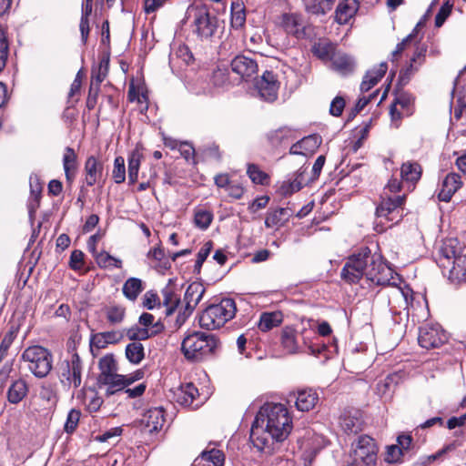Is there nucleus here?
Here are the masks:
<instances>
[{"mask_svg": "<svg viewBox=\"0 0 466 466\" xmlns=\"http://www.w3.org/2000/svg\"><path fill=\"white\" fill-rule=\"evenodd\" d=\"M236 310L232 299H223L218 304H212L202 312L199 325L207 329H218L234 318Z\"/></svg>", "mask_w": 466, "mask_h": 466, "instance_id": "obj_6", "label": "nucleus"}, {"mask_svg": "<svg viewBox=\"0 0 466 466\" xmlns=\"http://www.w3.org/2000/svg\"><path fill=\"white\" fill-rule=\"evenodd\" d=\"M462 181L460 175L456 173L448 174L441 183L438 198L441 201L449 202L455 192L461 188Z\"/></svg>", "mask_w": 466, "mask_h": 466, "instance_id": "obj_22", "label": "nucleus"}, {"mask_svg": "<svg viewBox=\"0 0 466 466\" xmlns=\"http://www.w3.org/2000/svg\"><path fill=\"white\" fill-rule=\"evenodd\" d=\"M201 459L203 461L211 462L213 466H223L225 461L224 453L217 449L210 451H205L201 453Z\"/></svg>", "mask_w": 466, "mask_h": 466, "instance_id": "obj_46", "label": "nucleus"}, {"mask_svg": "<svg viewBox=\"0 0 466 466\" xmlns=\"http://www.w3.org/2000/svg\"><path fill=\"white\" fill-rule=\"evenodd\" d=\"M100 374L98 379H104L106 376H111L114 373H117L116 361L113 355L108 354L104 356L99 360Z\"/></svg>", "mask_w": 466, "mask_h": 466, "instance_id": "obj_39", "label": "nucleus"}, {"mask_svg": "<svg viewBox=\"0 0 466 466\" xmlns=\"http://www.w3.org/2000/svg\"><path fill=\"white\" fill-rule=\"evenodd\" d=\"M127 336L130 340L138 341L148 339L151 334L148 329L135 326L127 330Z\"/></svg>", "mask_w": 466, "mask_h": 466, "instance_id": "obj_48", "label": "nucleus"}, {"mask_svg": "<svg viewBox=\"0 0 466 466\" xmlns=\"http://www.w3.org/2000/svg\"><path fill=\"white\" fill-rule=\"evenodd\" d=\"M401 181L391 178L384 187L376 208V229L382 232L398 224L403 218L405 194L400 195Z\"/></svg>", "mask_w": 466, "mask_h": 466, "instance_id": "obj_3", "label": "nucleus"}, {"mask_svg": "<svg viewBox=\"0 0 466 466\" xmlns=\"http://www.w3.org/2000/svg\"><path fill=\"white\" fill-rule=\"evenodd\" d=\"M303 173V171L299 170L296 174H294L293 178L283 181L278 189L279 195L288 197L295 192L299 191L302 188L304 183Z\"/></svg>", "mask_w": 466, "mask_h": 466, "instance_id": "obj_29", "label": "nucleus"}, {"mask_svg": "<svg viewBox=\"0 0 466 466\" xmlns=\"http://www.w3.org/2000/svg\"><path fill=\"white\" fill-rule=\"evenodd\" d=\"M227 191L230 197L239 199L242 198L245 189L240 183L233 181L227 188Z\"/></svg>", "mask_w": 466, "mask_h": 466, "instance_id": "obj_64", "label": "nucleus"}, {"mask_svg": "<svg viewBox=\"0 0 466 466\" xmlns=\"http://www.w3.org/2000/svg\"><path fill=\"white\" fill-rule=\"evenodd\" d=\"M281 25L284 30L299 38L304 35V23L300 15L297 14H284Z\"/></svg>", "mask_w": 466, "mask_h": 466, "instance_id": "obj_25", "label": "nucleus"}, {"mask_svg": "<svg viewBox=\"0 0 466 466\" xmlns=\"http://www.w3.org/2000/svg\"><path fill=\"white\" fill-rule=\"evenodd\" d=\"M198 390L193 383H187L178 387L174 391L175 400L181 406L198 408L199 402H197Z\"/></svg>", "mask_w": 466, "mask_h": 466, "instance_id": "obj_20", "label": "nucleus"}, {"mask_svg": "<svg viewBox=\"0 0 466 466\" xmlns=\"http://www.w3.org/2000/svg\"><path fill=\"white\" fill-rule=\"evenodd\" d=\"M231 69L242 79L248 80L258 72V64L252 58L238 56L231 61Z\"/></svg>", "mask_w": 466, "mask_h": 466, "instance_id": "obj_18", "label": "nucleus"}, {"mask_svg": "<svg viewBox=\"0 0 466 466\" xmlns=\"http://www.w3.org/2000/svg\"><path fill=\"white\" fill-rule=\"evenodd\" d=\"M453 119V124L460 128V132L466 134V102L464 100H458L454 106Z\"/></svg>", "mask_w": 466, "mask_h": 466, "instance_id": "obj_38", "label": "nucleus"}, {"mask_svg": "<svg viewBox=\"0 0 466 466\" xmlns=\"http://www.w3.org/2000/svg\"><path fill=\"white\" fill-rule=\"evenodd\" d=\"M421 167L417 162H405L400 167L401 179L408 183H416L421 176Z\"/></svg>", "mask_w": 466, "mask_h": 466, "instance_id": "obj_35", "label": "nucleus"}, {"mask_svg": "<svg viewBox=\"0 0 466 466\" xmlns=\"http://www.w3.org/2000/svg\"><path fill=\"white\" fill-rule=\"evenodd\" d=\"M388 69L386 63H381L377 67L368 71L360 84L361 92L370 91L384 76Z\"/></svg>", "mask_w": 466, "mask_h": 466, "instance_id": "obj_26", "label": "nucleus"}, {"mask_svg": "<svg viewBox=\"0 0 466 466\" xmlns=\"http://www.w3.org/2000/svg\"><path fill=\"white\" fill-rule=\"evenodd\" d=\"M255 87L258 96L265 101L273 102L278 97L279 82L271 71H265L256 81Z\"/></svg>", "mask_w": 466, "mask_h": 466, "instance_id": "obj_13", "label": "nucleus"}, {"mask_svg": "<svg viewBox=\"0 0 466 466\" xmlns=\"http://www.w3.org/2000/svg\"><path fill=\"white\" fill-rule=\"evenodd\" d=\"M144 356V347L139 341L131 342L127 346L126 357L130 362L138 364Z\"/></svg>", "mask_w": 466, "mask_h": 466, "instance_id": "obj_40", "label": "nucleus"}, {"mask_svg": "<svg viewBox=\"0 0 466 466\" xmlns=\"http://www.w3.org/2000/svg\"><path fill=\"white\" fill-rule=\"evenodd\" d=\"M169 1L170 0H144V10L147 14L154 13Z\"/></svg>", "mask_w": 466, "mask_h": 466, "instance_id": "obj_61", "label": "nucleus"}, {"mask_svg": "<svg viewBox=\"0 0 466 466\" xmlns=\"http://www.w3.org/2000/svg\"><path fill=\"white\" fill-rule=\"evenodd\" d=\"M340 275L348 283H357L365 277L376 285L384 286L390 284L392 269L382 261L380 255L363 248L348 258Z\"/></svg>", "mask_w": 466, "mask_h": 466, "instance_id": "obj_2", "label": "nucleus"}, {"mask_svg": "<svg viewBox=\"0 0 466 466\" xmlns=\"http://www.w3.org/2000/svg\"><path fill=\"white\" fill-rule=\"evenodd\" d=\"M162 300L161 306L165 308L166 316H170L174 313L176 309L177 308L180 298L179 296L173 290L171 287H166L162 289Z\"/></svg>", "mask_w": 466, "mask_h": 466, "instance_id": "obj_33", "label": "nucleus"}, {"mask_svg": "<svg viewBox=\"0 0 466 466\" xmlns=\"http://www.w3.org/2000/svg\"><path fill=\"white\" fill-rule=\"evenodd\" d=\"M247 173L253 183L259 185L268 184V175L262 171L257 165L248 164Z\"/></svg>", "mask_w": 466, "mask_h": 466, "instance_id": "obj_44", "label": "nucleus"}, {"mask_svg": "<svg viewBox=\"0 0 466 466\" xmlns=\"http://www.w3.org/2000/svg\"><path fill=\"white\" fill-rule=\"evenodd\" d=\"M187 15L193 17L192 32L200 40L210 39L218 30V19L204 6H189Z\"/></svg>", "mask_w": 466, "mask_h": 466, "instance_id": "obj_8", "label": "nucleus"}, {"mask_svg": "<svg viewBox=\"0 0 466 466\" xmlns=\"http://www.w3.org/2000/svg\"><path fill=\"white\" fill-rule=\"evenodd\" d=\"M330 68L342 76H349L354 72L356 61L352 56L337 51L331 57Z\"/></svg>", "mask_w": 466, "mask_h": 466, "instance_id": "obj_17", "label": "nucleus"}, {"mask_svg": "<svg viewBox=\"0 0 466 466\" xmlns=\"http://www.w3.org/2000/svg\"><path fill=\"white\" fill-rule=\"evenodd\" d=\"M359 9L358 0H344L336 8L335 19L340 25L347 24Z\"/></svg>", "mask_w": 466, "mask_h": 466, "instance_id": "obj_24", "label": "nucleus"}, {"mask_svg": "<svg viewBox=\"0 0 466 466\" xmlns=\"http://www.w3.org/2000/svg\"><path fill=\"white\" fill-rule=\"evenodd\" d=\"M164 422V410L162 408H153L148 410L142 419L145 431L150 434L161 430Z\"/></svg>", "mask_w": 466, "mask_h": 466, "instance_id": "obj_21", "label": "nucleus"}, {"mask_svg": "<svg viewBox=\"0 0 466 466\" xmlns=\"http://www.w3.org/2000/svg\"><path fill=\"white\" fill-rule=\"evenodd\" d=\"M80 415H81L80 411L76 409H72L68 412L67 418H66V420L65 423L66 432L72 433L75 431V430L76 429V427L78 425Z\"/></svg>", "mask_w": 466, "mask_h": 466, "instance_id": "obj_51", "label": "nucleus"}, {"mask_svg": "<svg viewBox=\"0 0 466 466\" xmlns=\"http://www.w3.org/2000/svg\"><path fill=\"white\" fill-rule=\"evenodd\" d=\"M143 289V281L137 278L127 279L122 288L124 296L131 301H135Z\"/></svg>", "mask_w": 466, "mask_h": 466, "instance_id": "obj_36", "label": "nucleus"}, {"mask_svg": "<svg viewBox=\"0 0 466 466\" xmlns=\"http://www.w3.org/2000/svg\"><path fill=\"white\" fill-rule=\"evenodd\" d=\"M437 263L443 270L448 269L451 281H466V248L460 246L457 238L443 241Z\"/></svg>", "mask_w": 466, "mask_h": 466, "instance_id": "obj_4", "label": "nucleus"}, {"mask_svg": "<svg viewBox=\"0 0 466 466\" xmlns=\"http://www.w3.org/2000/svg\"><path fill=\"white\" fill-rule=\"evenodd\" d=\"M84 171L86 174V184L88 187H92L102 179L104 173V163L98 157L90 156L86 160Z\"/></svg>", "mask_w": 466, "mask_h": 466, "instance_id": "obj_19", "label": "nucleus"}, {"mask_svg": "<svg viewBox=\"0 0 466 466\" xmlns=\"http://www.w3.org/2000/svg\"><path fill=\"white\" fill-rule=\"evenodd\" d=\"M447 339V334L439 324H426L420 328L418 341L426 350L439 348Z\"/></svg>", "mask_w": 466, "mask_h": 466, "instance_id": "obj_11", "label": "nucleus"}, {"mask_svg": "<svg viewBox=\"0 0 466 466\" xmlns=\"http://www.w3.org/2000/svg\"><path fill=\"white\" fill-rule=\"evenodd\" d=\"M378 446L369 435H360L351 444L350 463L347 466H376Z\"/></svg>", "mask_w": 466, "mask_h": 466, "instance_id": "obj_9", "label": "nucleus"}, {"mask_svg": "<svg viewBox=\"0 0 466 466\" xmlns=\"http://www.w3.org/2000/svg\"><path fill=\"white\" fill-rule=\"evenodd\" d=\"M76 154L72 147H67L65 149V153L63 156V167L65 170V175L66 180L71 183L76 177L77 163H76Z\"/></svg>", "mask_w": 466, "mask_h": 466, "instance_id": "obj_30", "label": "nucleus"}, {"mask_svg": "<svg viewBox=\"0 0 466 466\" xmlns=\"http://www.w3.org/2000/svg\"><path fill=\"white\" fill-rule=\"evenodd\" d=\"M109 55L104 54L99 61V65L96 68L92 69L91 81L100 86V84L106 79L109 70Z\"/></svg>", "mask_w": 466, "mask_h": 466, "instance_id": "obj_37", "label": "nucleus"}, {"mask_svg": "<svg viewBox=\"0 0 466 466\" xmlns=\"http://www.w3.org/2000/svg\"><path fill=\"white\" fill-rule=\"evenodd\" d=\"M69 266L75 270L84 267V253L81 250L76 249L71 253Z\"/></svg>", "mask_w": 466, "mask_h": 466, "instance_id": "obj_58", "label": "nucleus"}, {"mask_svg": "<svg viewBox=\"0 0 466 466\" xmlns=\"http://www.w3.org/2000/svg\"><path fill=\"white\" fill-rule=\"evenodd\" d=\"M292 427V419L284 404L266 403L256 415L250 441L258 451L272 454L276 444L288 438Z\"/></svg>", "mask_w": 466, "mask_h": 466, "instance_id": "obj_1", "label": "nucleus"}, {"mask_svg": "<svg viewBox=\"0 0 466 466\" xmlns=\"http://www.w3.org/2000/svg\"><path fill=\"white\" fill-rule=\"evenodd\" d=\"M341 430L347 434H357L364 425L362 412L357 409H347L339 417Z\"/></svg>", "mask_w": 466, "mask_h": 466, "instance_id": "obj_14", "label": "nucleus"}, {"mask_svg": "<svg viewBox=\"0 0 466 466\" xmlns=\"http://www.w3.org/2000/svg\"><path fill=\"white\" fill-rule=\"evenodd\" d=\"M26 363L27 369L38 379L46 378L53 367V355L42 346H30L21 356Z\"/></svg>", "mask_w": 466, "mask_h": 466, "instance_id": "obj_7", "label": "nucleus"}, {"mask_svg": "<svg viewBox=\"0 0 466 466\" xmlns=\"http://www.w3.org/2000/svg\"><path fill=\"white\" fill-rule=\"evenodd\" d=\"M321 143V138L317 135L306 137L300 140V145L306 154L312 153Z\"/></svg>", "mask_w": 466, "mask_h": 466, "instance_id": "obj_54", "label": "nucleus"}, {"mask_svg": "<svg viewBox=\"0 0 466 466\" xmlns=\"http://www.w3.org/2000/svg\"><path fill=\"white\" fill-rule=\"evenodd\" d=\"M143 304L147 309H153L161 307V300L156 292L149 290L144 295Z\"/></svg>", "mask_w": 466, "mask_h": 466, "instance_id": "obj_55", "label": "nucleus"}, {"mask_svg": "<svg viewBox=\"0 0 466 466\" xmlns=\"http://www.w3.org/2000/svg\"><path fill=\"white\" fill-rule=\"evenodd\" d=\"M283 321V314L280 311L263 312L258 321V329L262 332H268Z\"/></svg>", "mask_w": 466, "mask_h": 466, "instance_id": "obj_31", "label": "nucleus"}, {"mask_svg": "<svg viewBox=\"0 0 466 466\" xmlns=\"http://www.w3.org/2000/svg\"><path fill=\"white\" fill-rule=\"evenodd\" d=\"M100 91V86L91 81L88 96L86 100V106L89 109L95 107L98 96V93Z\"/></svg>", "mask_w": 466, "mask_h": 466, "instance_id": "obj_59", "label": "nucleus"}, {"mask_svg": "<svg viewBox=\"0 0 466 466\" xmlns=\"http://www.w3.org/2000/svg\"><path fill=\"white\" fill-rule=\"evenodd\" d=\"M83 364L79 355L75 352L69 360L61 362L58 368V379L65 387L77 389L82 382Z\"/></svg>", "mask_w": 466, "mask_h": 466, "instance_id": "obj_10", "label": "nucleus"}, {"mask_svg": "<svg viewBox=\"0 0 466 466\" xmlns=\"http://www.w3.org/2000/svg\"><path fill=\"white\" fill-rule=\"evenodd\" d=\"M212 249V243L210 241L206 242L203 247L199 249L195 264V268L199 269L204 263V261L208 257L210 251Z\"/></svg>", "mask_w": 466, "mask_h": 466, "instance_id": "obj_57", "label": "nucleus"}, {"mask_svg": "<svg viewBox=\"0 0 466 466\" xmlns=\"http://www.w3.org/2000/svg\"><path fill=\"white\" fill-rule=\"evenodd\" d=\"M141 162V154L135 150L128 157V180L130 184L137 182Z\"/></svg>", "mask_w": 466, "mask_h": 466, "instance_id": "obj_42", "label": "nucleus"}, {"mask_svg": "<svg viewBox=\"0 0 466 466\" xmlns=\"http://www.w3.org/2000/svg\"><path fill=\"white\" fill-rule=\"evenodd\" d=\"M336 0H316V4L313 5H308L307 8L312 14L316 15H324L329 10H331L333 4Z\"/></svg>", "mask_w": 466, "mask_h": 466, "instance_id": "obj_49", "label": "nucleus"}, {"mask_svg": "<svg viewBox=\"0 0 466 466\" xmlns=\"http://www.w3.org/2000/svg\"><path fill=\"white\" fill-rule=\"evenodd\" d=\"M311 52L320 60L331 61L333 54H336V47L329 39H319L311 47Z\"/></svg>", "mask_w": 466, "mask_h": 466, "instance_id": "obj_27", "label": "nucleus"}, {"mask_svg": "<svg viewBox=\"0 0 466 466\" xmlns=\"http://www.w3.org/2000/svg\"><path fill=\"white\" fill-rule=\"evenodd\" d=\"M301 337H302V344L304 347L308 349V353L310 355L318 356L320 353H322L324 350H326V346H316L310 339L309 336L306 335V329H303L301 331Z\"/></svg>", "mask_w": 466, "mask_h": 466, "instance_id": "obj_50", "label": "nucleus"}, {"mask_svg": "<svg viewBox=\"0 0 466 466\" xmlns=\"http://www.w3.org/2000/svg\"><path fill=\"white\" fill-rule=\"evenodd\" d=\"M289 129L286 127H281L273 131H270L268 134V138L272 146L279 145L285 138L289 136Z\"/></svg>", "mask_w": 466, "mask_h": 466, "instance_id": "obj_52", "label": "nucleus"}, {"mask_svg": "<svg viewBox=\"0 0 466 466\" xmlns=\"http://www.w3.org/2000/svg\"><path fill=\"white\" fill-rule=\"evenodd\" d=\"M98 382L101 387H106V394L107 396L122 391L128 386L127 376L117 373L106 376L104 379H98Z\"/></svg>", "mask_w": 466, "mask_h": 466, "instance_id": "obj_23", "label": "nucleus"}, {"mask_svg": "<svg viewBox=\"0 0 466 466\" xmlns=\"http://www.w3.org/2000/svg\"><path fill=\"white\" fill-rule=\"evenodd\" d=\"M451 8L452 5L449 4V2H446L444 5H442L435 17V25L437 27H441L443 25L451 14Z\"/></svg>", "mask_w": 466, "mask_h": 466, "instance_id": "obj_56", "label": "nucleus"}, {"mask_svg": "<svg viewBox=\"0 0 466 466\" xmlns=\"http://www.w3.org/2000/svg\"><path fill=\"white\" fill-rule=\"evenodd\" d=\"M213 220V213L204 208H196L194 211V224L197 228L205 230Z\"/></svg>", "mask_w": 466, "mask_h": 466, "instance_id": "obj_41", "label": "nucleus"}, {"mask_svg": "<svg viewBox=\"0 0 466 466\" xmlns=\"http://www.w3.org/2000/svg\"><path fill=\"white\" fill-rule=\"evenodd\" d=\"M204 292L205 289L199 283H192L187 287L184 296L186 303L185 309L183 312L178 313L176 320L178 327H180L192 313L196 306L202 299Z\"/></svg>", "mask_w": 466, "mask_h": 466, "instance_id": "obj_12", "label": "nucleus"}, {"mask_svg": "<svg viewBox=\"0 0 466 466\" xmlns=\"http://www.w3.org/2000/svg\"><path fill=\"white\" fill-rule=\"evenodd\" d=\"M126 310L121 306H109L106 309V317L112 325L119 324L125 318Z\"/></svg>", "mask_w": 466, "mask_h": 466, "instance_id": "obj_45", "label": "nucleus"}, {"mask_svg": "<svg viewBox=\"0 0 466 466\" xmlns=\"http://www.w3.org/2000/svg\"><path fill=\"white\" fill-rule=\"evenodd\" d=\"M426 52L427 47L425 46H420L416 48L414 55L410 59V64L404 71L400 72V79L402 81H409L410 76L418 70V66L425 60Z\"/></svg>", "mask_w": 466, "mask_h": 466, "instance_id": "obj_28", "label": "nucleus"}, {"mask_svg": "<svg viewBox=\"0 0 466 466\" xmlns=\"http://www.w3.org/2000/svg\"><path fill=\"white\" fill-rule=\"evenodd\" d=\"M27 383L22 379L16 380L7 390V400L12 404H17L27 395Z\"/></svg>", "mask_w": 466, "mask_h": 466, "instance_id": "obj_32", "label": "nucleus"}, {"mask_svg": "<svg viewBox=\"0 0 466 466\" xmlns=\"http://www.w3.org/2000/svg\"><path fill=\"white\" fill-rule=\"evenodd\" d=\"M96 261L101 268H122V261L119 258H116L107 252H100L96 254Z\"/></svg>", "mask_w": 466, "mask_h": 466, "instance_id": "obj_43", "label": "nucleus"}, {"mask_svg": "<svg viewBox=\"0 0 466 466\" xmlns=\"http://www.w3.org/2000/svg\"><path fill=\"white\" fill-rule=\"evenodd\" d=\"M345 107V100L341 96H336L329 107V113L334 116H339Z\"/></svg>", "mask_w": 466, "mask_h": 466, "instance_id": "obj_60", "label": "nucleus"}, {"mask_svg": "<svg viewBox=\"0 0 466 466\" xmlns=\"http://www.w3.org/2000/svg\"><path fill=\"white\" fill-rule=\"evenodd\" d=\"M402 455V450L398 445H391L388 447L385 460L390 462H396Z\"/></svg>", "mask_w": 466, "mask_h": 466, "instance_id": "obj_63", "label": "nucleus"}, {"mask_svg": "<svg viewBox=\"0 0 466 466\" xmlns=\"http://www.w3.org/2000/svg\"><path fill=\"white\" fill-rule=\"evenodd\" d=\"M14 341V335L12 332L7 333L0 343V362L6 357L8 350Z\"/></svg>", "mask_w": 466, "mask_h": 466, "instance_id": "obj_62", "label": "nucleus"}, {"mask_svg": "<svg viewBox=\"0 0 466 466\" xmlns=\"http://www.w3.org/2000/svg\"><path fill=\"white\" fill-rule=\"evenodd\" d=\"M112 177L116 184H120L126 179L125 159L122 157H116L114 161Z\"/></svg>", "mask_w": 466, "mask_h": 466, "instance_id": "obj_47", "label": "nucleus"}, {"mask_svg": "<svg viewBox=\"0 0 466 466\" xmlns=\"http://www.w3.org/2000/svg\"><path fill=\"white\" fill-rule=\"evenodd\" d=\"M289 401H294L299 411H309L319 402V395L312 389L300 390L297 393L290 394Z\"/></svg>", "mask_w": 466, "mask_h": 466, "instance_id": "obj_15", "label": "nucleus"}, {"mask_svg": "<svg viewBox=\"0 0 466 466\" xmlns=\"http://www.w3.org/2000/svg\"><path fill=\"white\" fill-rule=\"evenodd\" d=\"M246 20L244 9L239 5H232L231 24L232 26L241 27Z\"/></svg>", "mask_w": 466, "mask_h": 466, "instance_id": "obj_53", "label": "nucleus"}, {"mask_svg": "<svg viewBox=\"0 0 466 466\" xmlns=\"http://www.w3.org/2000/svg\"><path fill=\"white\" fill-rule=\"evenodd\" d=\"M290 215L289 209L284 208L268 211L265 219V226L268 228H279L288 220Z\"/></svg>", "mask_w": 466, "mask_h": 466, "instance_id": "obj_34", "label": "nucleus"}, {"mask_svg": "<svg viewBox=\"0 0 466 466\" xmlns=\"http://www.w3.org/2000/svg\"><path fill=\"white\" fill-rule=\"evenodd\" d=\"M280 346L282 350L290 355L305 352L299 342L298 332L291 326H285L280 332Z\"/></svg>", "mask_w": 466, "mask_h": 466, "instance_id": "obj_16", "label": "nucleus"}, {"mask_svg": "<svg viewBox=\"0 0 466 466\" xmlns=\"http://www.w3.org/2000/svg\"><path fill=\"white\" fill-rule=\"evenodd\" d=\"M218 346V340L213 334L195 331L182 341L181 350L187 360H200L212 354Z\"/></svg>", "mask_w": 466, "mask_h": 466, "instance_id": "obj_5", "label": "nucleus"}]
</instances>
